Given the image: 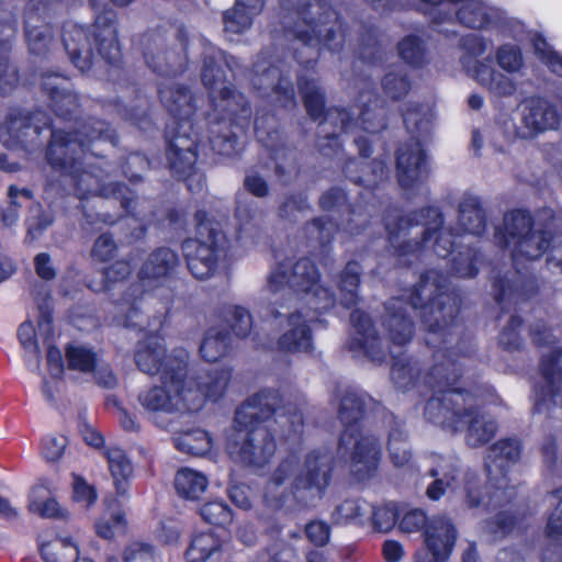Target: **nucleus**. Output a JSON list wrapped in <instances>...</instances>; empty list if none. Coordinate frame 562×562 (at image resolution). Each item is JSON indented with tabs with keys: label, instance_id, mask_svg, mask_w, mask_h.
<instances>
[{
	"label": "nucleus",
	"instance_id": "nucleus-62",
	"mask_svg": "<svg viewBox=\"0 0 562 562\" xmlns=\"http://www.w3.org/2000/svg\"><path fill=\"white\" fill-rule=\"evenodd\" d=\"M551 503L555 506L550 514L547 525V533L551 539L562 536V488L551 496Z\"/></svg>",
	"mask_w": 562,
	"mask_h": 562
},
{
	"label": "nucleus",
	"instance_id": "nucleus-9",
	"mask_svg": "<svg viewBox=\"0 0 562 562\" xmlns=\"http://www.w3.org/2000/svg\"><path fill=\"white\" fill-rule=\"evenodd\" d=\"M445 289L446 279L430 270L420 277L409 294L411 307L420 311L423 323L432 334L442 330L448 324L447 318H453L458 312L456 300Z\"/></svg>",
	"mask_w": 562,
	"mask_h": 562
},
{
	"label": "nucleus",
	"instance_id": "nucleus-56",
	"mask_svg": "<svg viewBox=\"0 0 562 562\" xmlns=\"http://www.w3.org/2000/svg\"><path fill=\"white\" fill-rule=\"evenodd\" d=\"M535 54L555 75L562 76V55L552 50L548 43L540 36L532 42Z\"/></svg>",
	"mask_w": 562,
	"mask_h": 562
},
{
	"label": "nucleus",
	"instance_id": "nucleus-19",
	"mask_svg": "<svg viewBox=\"0 0 562 562\" xmlns=\"http://www.w3.org/2000/svg\"><path fill=\"white\" fill-rule=\"evenodd\" d=\"M474 402L470 394H463L456 390H448L442 396L430 398L426 404V416L435 424L457 430L460 426V416L468 404Z\"/></svg>",
	"mask_w": 562,
	"mask_h": 562
},
{
	"label": "nucleus",
	"instance_id": "nucleus-61",
	"mask_svg": "<svg viewBox=\"0 0 562 562\" xmlns=\"http://www.w3.org/2000/svg\"><path fill=\"white\" fill-rule=\"evenodd\" d=\"M72 477L74 501L83 507H90L98 498L95 488L80 475L74 474Z\"/></svg>",
	"mask_w": 562,
	"mask_h": 562
},
{
	"label": "nucleus",
	"instance_id": "nucleus-46",
	"mask_svg": "<svg viewBox=\"0 0 562 562\" xmlns=\"http://www.w3.org/2000/svg\"><path fill=\"white\" fill-rule=\"evenodd\" d=\"M432 117L429 105H409L404 113V123L413 135H423L430 131Z\"/></svg>",
	"mask_w": 562,
	"mask_h": 562
},
{
	"label": "nucleus",
	"instance_id": "nucleus-37",
	"mask_svg": "<svg viewBox=\"0 0 562 562\" xmlns=\"http://www.w3.org/2000/svg\"><path fill=\"white\" fill-rule=\"evenodd\" d=\"M209 479L200 471L191 468H181L175 475V488L182 498L195 501L207 488Z\"/></svg>",
	"mask_w": 562,
	"mask_h": 562
},
{
	"label": "nucleus",
	"instance_id": "nucleus-25",
	"mask_svg": "<svg viewBox=\"0 0 562 562\" xmlns=\"http://www.w3.org/2000/svg\"><path fill=\"white\" fill-rule=\"evenodd\" d=\"M520 454L519 443L516 440H501L493 445L486 456V471L491 481H495L497 490H505L507 479L505 469L509 463L518 460Z\"/></svg>",
	"mask_w": 562,
	"mask_h": 562
},
{
	"label": "nucleus",
	"instance_id": "nucleus-26",
	"mask_svg": "<svg viewBox=\"0 0 562 562\" xmlns=\"http://www.w3.org/2000/svg\"><path fill=\"white\" fill-rule=\"evenodd\" d=\"M359 101L361 103V109L359 110L358 117L355 122L348 111L340 110L336 112H328L326 114L325 121L322 122V126L324 127L327 121L331 122L336 119H339L341 125L340 127L345 132H351L357 125H361L362 130L370 133H375L382 130L384 127L383 117L375 113V111L372 110L368 104L371 102V97L369 94L362 93Z\"/></svg>",
	"mask_w": 562,
	"mask_h": 562
},
{
	"label": "nucleus",
	"instance_id": "nucleus-54",
	"mask_svg": "<svg viewBox=\"0 0 562 562\" xmlns=\"http://www.w3.org/2000/svg\"><path fill=\"white\" fill-rule=\"evenodd\" d=\"M382 87L389 98L396 100L407 94L411 83L406 75L395 68L385 74L382 79Z\"/></svg>",
	"mask_w": 562,
	"mask_h": 562
},
{
	"label": "nucleus",
	"instance_id": "nucleus-63",
	"mask_svg": "<svg viewBox=\"0 0 562 562\" xmlns=\"http://www.w3.org/2000/svg\"><path fill=\"white\" fill-rule=\"evenodd\" d=\"M67 438L63 435H49L43 439L42 453L47 461H57L64 453Z\"/></svg>",
	"mask_w": 562,
	"mask_h": 562
},
{
	"label": "nucleus",
	"instance_id": "nucleus-1",
	"mask_svg": "<svg viewBox=\"0 0 562 562\" xmlns=\"http://www.w3.org/2000/svg\"><path fill=\"white\" fill-rule=\"evenodd\" d=\"M281 402L277 392L263 390L236 411L234 426L226 441L227 452L234 460L256 468L269 462L277 446L263 423L271 416H274V423L285 436L301 430L302 413L292 405H279Z\"/></svg>",
	"mask_w": 562,
	"mask_h": 562
},
{
	"label": "nucleus",
	"instance_id": "nucleus-55",
	"mask_svg": "<svg viewBox=\"0 0 562 562\" xmlns=\"http://www.w3.org/2000/svg\"><path fill=\"white\" fill-rule=\"evenodd\" d=\"M236 221L243 231H248L256 226L260 220L258 207L245 194L237 196V206L235 213Z\"/></svg>",
	"mask_w": 562,
	"mask_h": 562
},
{
	"label": "nucleus",
	"instance_id": "nucleus-34",
	"mask_svg": "<svg viewBox=\"0 0 562 562\" xmlns=\"http://www.w3.org/2000/svg\"><path fill=\"white\" fill-rule=\"evenodd\" d=\"M103 454L108 461L109 470L117 494L125 495L134 473L132 461L125 451L116 446L105 448Z\"/></svg>",
	"mask_w": 562,
	"mask_h": 562
},
{
	"label": "nucleus",
	"instance_id": "nucleus-20",
	"mask_svg": "<svg viewBox=\"0 0 562 562\" xmlns=\"http://www.w3.org/2000/svg\"><path fill=\"white\" fill-rule=\"evenodd\" d=\"M462 65L469 76L496 97H510L517 91L514 75L501 72L488 63L472 60L470 57H464Z\"/></svg>",
	"mask_w": 562,
	"mask_h": 562
},
{
	"label": "nucleus",
	"instance_id": "nucleus-17",
	"mask_svg": "<svg viewBox=\"0 0 562 562\" xmlns=\"http://www.w3.org/2000/svg\"><path fill=\"white\" fill-rule=\"evenodd\" d=\"M250 80L262 97L274 95V100L282 104L294 99L293 86L283 76L281 68L272 65L265 57H260L255 63Z\"/></svg>",
	"mask_w": 562,
	"mask_h": 562
},
{
	"label": "nucleus",
	"instance_id": "nucleus-42",
	"mask_svg": "<svg viewBox=\"0 0 562 562\" xmlns=\"http://www.w3.org/2000/svg\"><path fill=\"white\" fill-rule=\"evenodd\" d=\"M159 94L165 106L175 116L184 119L193 112L192 97L186 88L179 86L162 88Z\"/></svg>",
	"mask_w": 562,
	"mask_h": 562
},
{
	"label": "nucleus",
	"instance_id": "nucleus-58",
	"mask_svg": "<svg viewBox=\"0 0 562 562\" xmlns=\"http://www.w3.org/2000/svg\"><path fill=\"white\" fill-rule=\"evenodd\" d=\"M398 53L405 63L417 66L424 60V44L417 36H406L398 44Z\"/></svg>",
	"mask_w": 562,
	"mask_h": 562
},
{
	"label": "nucleus",
	"instance_id": "nucleus-39",
	"mask_svg": "<svg viewBox=\"0 0 562 562\" xmlns=\"http://www.w3.org/2000/svg\"><path fill=\"white\" fill-rule=\"evenodd\" d=\"M41 554L45 562H79V549L70 538H55L41 546Z\"/></svg>",
	"mask_w": 562,
	"mask_h": 562
},
{
	"label": "nucleus",
	"instance_id": "nucleus-57",
	"mask_svg": "<svg viewBox=\"0 0 562 562\" xmlns=\"http://www.w3.org/2000/svg\"><path fill=\"white\" fill-rule=\"evenodd\" d=\"M300 89L308 114L317 119L323 113L324 97L315 82H303L300 80Z\"/></svg>",
	"mask_w": 562,
	"mask_h": 562
},
{
	"label": "nucleus",
	"instance_id": "nucleus-5",
	"mask_svg": "<svg viewBox=\"0 0 562 562\" xmlns=\"http://www.w3.org/2000/svg\"><path fill=\"white\" fill-rule=\"evenodd\" d=\"M291 34L302 42L310 58L314 57L321 43L328 49L336 50L342 42L337 13L327 4L315 1L302 2L286 21Z\"/></svg>",
	"mask_w": 562,
	"mask_h": 562
},
{
	"label": "nucleus",
	"instance_id": "nucleus-15",
	"mask_svg": "<svg viewBox=\"0 0 562 562\" xmlns=\"http://www.w3.org/2000/svg\"><path fill=\"white\" fill-rule=\"evenodd\" d=\"M182 355L186 356L187 362L188 353L183 350L175 356H167L162 338L158 335H150L138 342L135 351V362L139 370L146 374H159L160 379L170 378L173 380L175 375H171L172 367H176L175 361L181 360Z\"/></svg>",
	"mask_w": 562,
	"mask_h": 562
},
{
	"label": "nucleus",
	"instance_id": "nucleus-41",
	"mask_svg": "<svg viewBox=\"0 0 562 562\" xmlns=\"http://www.w3.org/2000/svg\"><path fill=\"white\" fill-rule=\"evenodd\" d=\"M29 509L43 518H64L67 516L66 510L43 486H36L32 490Z\"/></svg>",
	"mask_w": 562,
	"mask_h": 562
},
{
	"label": "nucleus",
	"instance_id": "nucleus-12",
	"mask_svg": "<svg viewBox=\"0 0 562 562\" xmlns=\"http://www.w3.org/2000/svg\"><path fill=\"white\" fill-rule=\"evenodd\" d=\"M435 479L427 487V496L432 501L439 499L446 493L464 498L470 507L481 503V491L477 475L474 472H460L454 465L441 464L430 470Z\"/></svg>",
	"mask_w": 562,
	"mask_h": 562
},
{
	"label": "nucleus",
	"instance_id": "nucleus-7",
	"mask_svg": "<svg viewBox=\"0 0 562 562\" xmlns=\"http://www.w3.org/2000/svg\"><path fill=\"white\" fill-rule=\"evenodd\" d=\"M329 456L315 451L303 460L296 453L289 454L274 470L267 485V496L274 498L280 487L322 493L329 482Z\"/></svg>",
	"mask_w": 562,
	"mask_h": 562
},
{
	"label": "nucleus",
	"instance_id": "nucleus-23",
	"mask_svg": "<svg viewBox=\"0 0 562 562\" xmlns=\"http://www.w3.org/2000/svg\"><path fill=\"white\" fill-rule=\"evenodd\" d=\"M168 158L171 169L186 178L189 190L195 189L192 183L193 178L198 180L196 187L202 186V176L194 171L196 144L193 139L182 135L175 136L169 145Z\"/></svg>",
	"mask_w": 562,
	"mask_h": 562
},
{
	"label": "nucleus",
	"instance_id": "nucleus-60",
	"mask_svg": "<svg viewBox=\"0 0 562 562\" xmlns=\"http://www.w3.org/2000/svg\"><path fill=\"white\" fill-rule=\"evenodd\" d=\"M228 322L237 337H247L252 329V318L248 310L241 306H233L228 311Z\"/></svg>",
	"mask_w": 562,
	"mask_h": 562
},
{
	"label": "nucleus",
	"instance_id": "nucleus-47",
	"mask_svg": "<svg viewBox=\"0 0 562 562\" xmlns=\"http://www.w3.org/2000/svg\"><path fill=\"white\" fill-rule=\"evenodd\" d=\"M372 514V506L363 499H347L336 509V519L340 522L361 524Z\"/></svg>",
	"mask_w": 562,
	"mask_h": 562
},
{
	"label": "nucleus",
	"instance_id": "nucleus-2",
	"mask_svg": "<svg viewBox=\"0 0 562 562\" xmlns=\"http://www.w3.org/2000/svg\"><path fill=\"white\" fill-rule=\"evenodd\" d=\"M82 138H69L67 133L56 131L53 133L48 147L47 160L55 169L69 173L75 178L80 198L89 194H102L104 189L100 186L98 176L93 171L78 172L76 165L82 156H86L85 147L97 139L113 140L109 126L101 121H92L85 124L78 133Z\"/></svg>",
	"mask_w": 562,
	"mask_h": 562
},
{
	"label": "nucleus",
	"instance_id": "nucleus-53",
	"mask_svg": "<svg viewBox=\"0 0 562 562\" xmlns=\"http://www.w3.org/2000/svg\"><path fill=\"white\" fill-rule=\"evenodd\" d=\"M19 339L26 351L27 367L35 371L38 369L40 349L35 339L36 331L31 322L21 324L18 331Z\"/></svg>",
	"mask_w": 562,
	"mask_h": 562
},
{
	"label": "nucleus",
	"instance_id": "nucleus-36",
	"mask_svg": "<svg viewBox=\"0 0 562 562\" xmlns=\"http://www.w3.org/2000/svg\"><path fill=\"white\" fill-rule=\"evenodd\" d=\"M64 45L72 63L81 71H87L92 66L91 41L82 27H74L64 36Z\"/></svg>",
	"mask_w": 562,
	"mask_h": 562
},
{
	"label": "nucleus",
	"instance_id": "nucleus-38",
	"mask_svg": "<svg viewBox=\"0 0 562 562\" xmlns=\"http://www.w3.org/2000/svg\"><path fill=\"white\" fill-rule=\"evenodd\" d=\"M173 441L179 451L192 456H204L213 445L211 436L201 428L180 430L175 434Z\"/></svg>",
	"mask_w": 562,
	"mask_h": 562
},
{
	"label": "nucleus",
	"instance_id": "nucleus-28",
	"mask_svg": "<svg viewBox=\"0 0 562 562\" xmlns=\"http://www.w3.org/2000/svg\"><path fill=\"white\" fill-rule=\"evenodd\" d=\"M383 324L395 345L402 346L411 340L413 324L406 316L402 299L395 297L387 302Z\"/></svg>",
	"mask_w": 562,
	"mask_h": 562
},
{
	"label": "nucleus",
	"instance_id": "nucleus-51",
	"mask_svg": "<svg viewBox=\"0 0 562 562\" xmlns=\"http://www.w3.org/2000/svg\"><path fill=\"white\" fill-rule=\"evenodd\" d=\"M199 514L201 518L211 525L226 526L233 520L232 509L223 501H211L203 504Z\"/></svg>",
	"mask_w": 562,
	"mask_h": 562
},
{
	"label": "nucleus",
	"instance_id": "nucleus-14",
	"mask_svg": "<svg viewBox=\"0 0 562 562\" xmlns=\"http://www.w3.org/2000/svg\"><path fill=\"white\" fill-rule=\"evenodd\" d=\"M456 539L457 531L449 518H430L424 530L425 549L416 554V562H447Z\"/></svg>",
	"mask_w": 562,
	"mask_h": 562
},
{
	"label": "nucleus",
	"instance_id": "nucleus-31",
	"mask_svg": "<svg viewBox=\"0 0 562 562\" xmlns=\"http://www.w3.org/2000/svg\"><path fill=\"white\" fill-rule=\"evenodd\" d=\"M350 318L357 335L352 340L351 348L363 349L373 361H382L384 355L378 348L379 339L372 328L370 318L358 310L351 313Z\"/></svg>",
	"mask_w": 562,
	"mask_h": 562
},
{
	"label": "nucleus",
	"instance_id": "nucleus-22",
	"mask_svg": "<svg viewBox=\"0 0 562 562\" xmlns=\"http://www.w3.org/2000/svg\"><path fill=\"white\" fill-rule=\"evenodd\" d=\"M456 19L473 30H486L504 19V12L485 0H454Z\"/></svg>",
	"mask_w": 562,
	"mask_h": 562
},
{
	"label": "nucleus",
	"instance_id": "nucleus-35",
	"mask_svg": "<svg viewBox=\"0 0 562 562\" xmlns=\"http://www.w3.org/2000/svg\"><path fill=\"white\" fill-rule=\"evenodd\" d=\"M231 374L227 370H217L205 375L199 376L198 380L184 378V385L191 387L193 392L201 395V406L205 398L218 400L224 393L229 382Z\"/></svg>",
	"mask_w": 562,
	"mask_h": 562
},
{
	"label": "nucleus",
	"instance_id": "nucleus-52",
	"mask_svg": "<svg viewBox=\"0 0 562 562\" xmlns=\"http://www.w3.org/2000/svg\"><path fill=\"white\" fill-rule=\"evenodd\" d=\"M387 447L391 460L395 467H404L409 462L412 454L406 436L402 429L396 427L391 430Z\"/></svg>",
	"mask_w": 562,
	"mask_h": 562
},
{
	"label": "nucleus",
	"instance_id": "nucleus-11",
	"mask_svg": "<svg viewBox=\"0 0 562 562\" xmlns=\"http://www.w3.org/2000/svg\"><path fill=\"white\" fill-rule=\"evenodd\" d=\"M270 291L277 293L289 288L301 291L307 296V303L315 311H326L335 303L328 289L318 284V272L310 259H301L295 265L281 263L274 268L268 280Z\"/></svg>",
	"mask_w": 562,
	"mask_h": 562
},
{
	"label": "nucleus",
	"instance_id": "nucleus-44",
	"mask_svg": "<svg viewBox=\"0 0 562 562\" xmlns=\"http://www.w3.org/2000/svg\"><path fill=\"white\" fill-rule=\"evenodd\" d=\"M35 15L27 16L25 21V35L30 50L41 55L45 53L52 40L50 27L47 24H38Z\"/></svg>",
	"mask_w": 562,
	"mask_h": 562
},
{
	"label": "nucleus",
	"instance_id": "nucleus-3",
	"mask_svg": "<svg viewBox=\"0 0 562 562\" xmlns=\"http://www.w3.org/2000/svg\"><path fill=\"white\" fill-rule=\"evenodd\" d=\"M371 398L366 394L348 391L339 405V418L345 425L339 440V451H350V472L362 481L369 477L380 462L381 446L371 435H363L356 425Z\"/></svg>",
	"mask_w": 562,
	"mask_h": 562
},
{
	"label": "nucleus",
	"instance_id": "nucleus-59",
	"mask_svg": "<svg viewBox=\"0 0 562 562\" xmlns=\"http://www.w3.org/2000/svg\"><path fill=\"white\" fill-rule=\"evenodd\" d=\"M476 254L471 248L460 250L451 258L453 271L462 278L473 277L477 272Z\"/></svg>",
	"mask_w": 562,
	"mask_h": 562
},
{
	"label": "nucleus",
	"instance_id": "nucleus-40",
	"mask_svg": "<svg viewBox=\"0 0 562 562\" xmlns=\"http://www.w3.org/2000/svg\"><path fill=\"white\" fill-rule=\"evenodd\" d=\"M38 133V127H32L25 119H11L0 126V140L7 147L25 146V138Z\"/></svg>",
	"mask_w": 562,
	"mask_h": 562
},
{
	"label": "nucleus",
	"instance_id": "nucleus-50",
	"mask_svg": "<svg viewBox=\"0 0 562 562\" xmlns=\"http://www.w3.org/2000/svg\"><path fill=\"white\" fill-rule=\"evenodd\" d=\"M68 367L80 372H91L98 363L97 355L85 346H70L66 351Z\"/></svg>",
	"mask_w": 562,
	"mask_h": 562
},
{
	"label": "nucleus",
	"instance_id": "nucleus-4",
	"mask_svg": "<svg viewBox=\"0 0 562 562\" xmlns=\"http://www.w3.org/2000/svg\"><path fill=\"white\" fill-rule=\"evenodd\" d=\"M172 367L175 379H160V385L144 387L138 393V404L148 417L159 427L167 424L161 420L162 415H169L181 411H196L201 407V395L184 385L186 356L175 361Z\"/></svg>",
	"mask_w": 562,
	"mask_h": 562
},
{
	"label": "nucleus",
	"instance_id": "nucleus-24",
	"mask_svg": "<svg viewBox=\"0 0 562 562\" xmlns=\"http://www.w3.org/2000/svg\"><path fill=\"white\" fill-rule=\"evenodd\" d=\"M176 254L159 248L148 256L139 270V280L146 290L162 286L177 266Z\"/></svg>",
	"mask_w": 562,
	"mask_h": 562
},
{
	"label": "nucleus",
	"instance_id": "nucleus-21",
	"mask_svg": "<svg viewBox=\"0 0 562 562\" xmlns=\"http://www.w3.org/2000/svg\"><path fill=\"white\" fill-rule=\"evenodd\" d=\"M397 176L405 190L418 188L427 176L425 153L419 142L401 147L397 156Z\"/></svg>",
	"mask_w": 562,
	"mask_h": 562
},
{
	"label": "nucleus",
	"instance_id": "nucleus-8",
	"mask_svg": "<svg viewBox=\"0 0 562 562\" xmlns=\"http://www.w3.org/2000/svg\"><path fill=\"white\" fill-rule=\"evenodd\" d=\"M194 46L200 49L201 79L211 92L214 106L228 114H235L239 108L244 109V97L236 93L226 83L223 69V65H225L231 71H234L235 66H237L236 59L226 57L221 49L204 38L199 40Z\"/></svg>",
	"mask_w": 562,
	"mask_h": 562
},
{
	"label": "nucleus",
	"instance_id": "nucleus-45",
	"mask_svg": "<svg viewBox=\"0 0 562 562\" xmlns=\"http://www.w3.org/2000/svg\"><path fill=\"white\" fill-rule=\"evenodd\" d=\"M360 267L357 262H348L341 273L339 282V300L349 307L358 301Z\"/></svg>",
	"mask_w": 562,
	"mask_h": 562
},
{
	"label": "nucleus",
	"instance_id": "nucleus-27",
	"mask_svg": "<svg viewBox=\"0 0 562 562\" xmlns=\"http://www.w3.org/2000/svg\"><path fill=\"white\" fill-rule=\"evenodd\" d=\"M414 222H416V225L420 224L424 227L420 232L415 234V236L424 234L422 243L416 241L414 244L415 250L426 249L434 251L432 244L436 240L437 231L442 223L440 213L436 207H428L422 210L419 214L402 218L400 221V232H397L396 235H401V232L406 231L408 227H413Z\"/></svg>",
	"mask_w": 562,
	"mask_h": 562
},
{
	"label": "nucleus",
	"instance_id": "nucleus-18",
	"mask_svg": "<svg viewBox=\"0 0 562 562\" xmlns=\"http://www.w3.org/2000/svg\"><path fill=\"white\" fill-rule=\"evenodd\" d=\"M561 115L557 108L546 99L528 100L521 110V130L518 135L532 138L541 133L558 130Z\"/></svg>",
	"mask_w": 562,
	"mask_h": 562
},
{
	"label": "nucleus",
	"instance_id": "nucleus-43",
	"mask_svg": "<svg viewBox=\"0 0 562 562\" xmlns=\"http://www.w3.org/2000/svg\"><path fill=\"white\" fill-rule=\"evenodd\" d=\"M229 337L220 327L210 328L201 342V357L210 362H214L224 357L228 350Z\"/></svg>",
	"mask_w": 562,
	"mask_h": 562
},
{
	"label": "nucleus",
	"instance_id": "nucleus-30",
	"mask_svg": "<svg viewBox=\"0 0 562 562\" xmlns=\"http://www.w3.org/2000/svg\"><path fill=\"white\" fill-rule=\"evenodd\" d=\"M300 313L286 319V328L279 339V348L285 351H308L312 348V335L308 322Z\"/></svg>",
	"mask_w": 562,
	"mask_h": 562
},
{
	"label": "nucleus",
	"instance_id": "nucleus-16",
	"mask_svg": "<svg viewBox=\"0 0 562 562\" xmlns=\"http://www.w3.org/2000/svg\"><path fill=\"white\" fill-rule=\"evenodd\" d=\"M105 0H90L97 13L92 26V40L100 57L114 64L121 57V49L117 42L116 13L112 9L102 10Z\"/></svg>",
	"mask_w": 562,
	"mask_h": 562
},
{
	"label": "nucleus",
	"instance_id": "nucleus-33",
	"mask_svg": "<svg viewBox=\"0 0 562 562\" xmlns=\"http://www.w3.org/2000/svg\"><path fill=\"white\" fill-rule=\"evenodd\" d=\"M223 554L221 539L211 531L200 532L192 537L186 551L188 562H217Z\"/></svg>",
	"mask_w": 562,
	"mask_h": 562
},
{
	"label": "nucleus",
	"instance_id": "nucleus-48",
	"mask_svg": "<svg viewBox=\"0 0 562 562\" xmlns=\"http://www.w3.org/2000/svg\"><path fill=\"white\" fill-rule=\"evenodd\" d=\"M97 533L104 539H112L125 533L126 519L120 508L106 512L95 524Z\"/></svg>",
	"mask_w": 562,
	"mask_h": 562
},
{
	"label": "nucleus",
	"instance_id": "nucleus-64",
	"mask_svg": "<svg viewBox=\"0 0 562 562\" xmlns=\"http://www.w3.org/2000/svg\"><path fill=\"white\" fill-rule=\"evenodd\" d=\"M124 562H156V558L149 544L133 542L125 550Z\"/></svg>",
	"mask_w": 562,
	"mask_h": 562
},
{
	"label": "nucleus",
	"instance_id": "nucleus-6",
	"mask_svg": "<svg viewBox=\"0 0 562 562\" xmlns=\"http://www.w3.org/2000/svg\"><path fill=\"white\" fill-rule=\"evenodd\" d=\"M495 240L508 250L518 267L540 258L551 244V234L537 228L529 213L515 210L504 215L502 225L495 229Z\"/></svg>",
	"mask_w": 562,
	"mask_h": 562
},
{
	"label": "nucleus",
	"instance_id": "nucleus-49",
	"mask_svg": "<svg viewBox=\"0 0 562 562\" xmlns=\"http://www.w3.org/2000/svg\"><path fill=\"white\" fill-rule=\"evenodd\" d=\"M495 59L498 67L509 75L518 74L525 64L520 48L513 44L501 45L496 49Z\"/></svg>",
	"mask_w": 562,
	"mask_h": 562
},
{
	"label": "nucleus",
	"instance_id": "nucleus-13",
	"mask_svg": "<svg viewBox=\"0 0 562 562\" xmlns=\"http://www.w3.org/2000/svg\"><path fill=\"white\" fill-rule=\"evenodd\" d=\"M457 232L440 229L437 231L436 240L432 244L434 252L441 258L451 254L454 245L452 236L467 237L479 236L485 231V213L476 196L464 194L459 203Z\"/></svg>",
	"mask_w": 562,
	"mask_h": 562
},
{
	"label": "nucleus",
	"instance_id": "nucleus-32",
	"mask_svg": "<svg viewBox=\"0 0 562 562\" xmlns=\"http://www.w3.org/2000/svg\"><path fill=\"white\" fill-rule=\"evenodd\" d=\"M263 8V0H236L235 5L224 13V27L228 33H241L249 29L254 16Z\"/></svg>",
	"mask_w": 562,
	"mask_h": 562
},
{
	"label": "nucleus",
	"instance_id": "nucleus-29",
	"mask_svg": "<svg viewBox=\"0 0 562 562\" xmlns=\"http://www.w3.org/2000/svg\"><path fill=\"white\" fill-rule=\"evenodd\" d=\"M460 426L457 430L467 428V441L472 447H479L488 442L495 435L496 425L494 420L486 419L473 411V402L467 405L460 418Z\"/></svg>",
	"mask_w": 562,
	"mask_h": 562
},
{
	"label": "nucleus",
	"instance_id": "nucleus-10",
	"mask_svg": "<svg viewBox=\"0 0 562 562\" xmlns=\"http://www.w3.org/2000/svg\"><path fill=\"white\" fill-rule=\"evenodd\" d=\"M195 218L198 238L187 240L183 244V250L191 273L196 279H206L218 268L225 267L227 240L221 231L206 221L204 212H198Z\"/></svg>",
	"mask_w": 562,
	"mask_h": 562
}]
</instances>
